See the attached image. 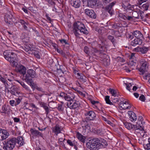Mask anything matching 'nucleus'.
Wrapping results in <instances>:
<instances>
[{
	"label": "nucleus",
	"instance_id": "obj_1",
	"mask_svg": "<svg viewBox=\"0 0 150 150\" xmlns=\"http://www.w3.org/2000/svg\"><path fill=\"white\" fill-rule=\"evenodd\" d=\"M80 32L85 35L88 34L89 32L86 28L84 25L80 21H77L74 24L73 33L77 37H79Z\"/></svg>",
	"mask_w": 150,
	"mask_h": 150
},
{
	"label": "nucleus",
	"instance_id": "obj_2",
	"mask_svg": "<svg viewBox=\"0 0 150 150\" xmlns=\"http://www.w3.org/2000/svg\"><path fill=\"white\" fill-rule=\"evenodd\" d=\"M5 58L9 62L12 66L16 67L18 65L17 60L16 58V54L11 50H8L5 51L3 53Z\"/></svg>",
	"mask_w": 150,
	"mask_h": 150
},
{
	"label": "nucleus",
	"instance_id": "obj_3",
	"mask_svg": "<svg viewBox=\"0 0 150 150\" xmlns=\"http://www.w3.org/2000/svg\"><path fill=\"white\" fill-rule=\"evenodd\" d=\"M15 137L9 138L5 142L4 147L6 150L13 149L16 144Z\"/></svg>",
	"mask_w": 150,
	"mask_h": 150
},
{
	"label": "nucleus",
	"instance_id": "obj_4",
	"mask_svg": "<svg viewBox=\"0 0 150 150\" xmlns=\"http://www.w3.org/2000/svg\"><path fill=\"white\" fill-rule=\"evenodd\" d=\"M123 124L125 127L128 130H130L132 129H139L141 131L144 130V126L142 125H140L137 123L136 125H132V124L128 122H124Z\"/></svg>",
	"mask_w": 150,
	"mask_h": 150
},
{
	"label": "nucleus",
	"instance_id": "obj_5",
	"mask_svg": "<svg viewBox=\"0 0 150 150\" xmlns=\"http://www.w3.org/2000/svg\"><path fill=\"white\" fill-rule=\"evenodd\" d=\"M106 39L103 37H100L98 40V47L100 48L101 51H105L106 47Z\"/></svg>",
	"mask_w": 150,
	"mask_h": 150
},
{
	"label": "nucleus",
	"instance_id": "obj_6",
	"mask_svg": "<svg viewBox=\"0 0 150 150\" xmlns=\"http://www.w3.org/2000/svg\"><path fill=\"white\" fill-rule=\"evenodd\" d=\"M141 67L138 69L140 72V74L143 75L146 71V68L148 62L144 59H142L140 61Z\"/></svg>",
	"mask_w": 150,
	"mask_h": 150
},
{
	"label": "nucleus",
	"instance_id": "obj_7",
	"mask_svg": "<svg viewBox=\"0 0 150 150\" xmlns=\"http://www.w3.org/2000/svg\"><path fill=\"white\" fill-rule=\"evenodd\" d=\"M84 115L86 119L88 120H93L95 119L96 117V114L92 110L86 111Z\"/></svg>",
	"mask_w": 150,
	"mask_h": 150
},
{
	"label": "nucleus",
	"instance_id": "obj_8",
	"mask_svg": "<svg viewBox=\"0 0 150 150\" xmlns=\"http://www.w3.org/2000/svg\"><path fill=\"white\" fill-rule=\"evenodd\" d=\"M9 135V134L6 130L0 128V141L6 139Z\"/></svg>",
	"mask_w": 150,
	"mask_h": 150
},
{
	"label": "nucleus",
	"instance_id": "obj_9",
	"mask_svg": "<svg viewBox=\"0 0 150 150\" xmlns=\"http://www.w3.org/2000/svg\"><path fill=\"white\" fill-rule=\"evenodd\" d=\"M85 14L90 18L95 19L96 18V15L94 11L91 9H86L84 10Z\"/></svg>",
	"mask_w": 150,
	"mask_h": 150
},
{
	"label": "nucleus",
	"instance_id": "obj_10",
	"mask_svg": "<svg viewBox=\"0 0 150 150\" xmlns=\"http://www.w3.org/2000/svg\"><path fill=\"white\" fill-rule=\"evenodd\" d=\"M6 22L9 24H12V22L15 21V19L13 15L11 14H6L5 16Z\"/></svg>",
	"mask_w": 150,
	"mask_h": 150
},
{
	"label": "nucleus",
	"instance_id": "obj_11",
	"mask_svg": "<svg viewBox=\"0 0 150 150\" xmlns=\"http://www.w3.org/2000/svg\"><path fill=\"white\" fill-rule=\"evenodd\" d=\"M120 107L122 109H129L131 107L130 104L127 101H121L119 104Z\"/></svg>",
	"mask_w": 150,
	"mask_h": 150
},
{
	"label": "nucleus",
	"instance_id": "obj_12",
	"mask_svg": "<svg viewBox=\"0 0 150 150\" xmlns=\"http://www.w3.org/2000/svg\"><path fill=\"white\" fill-rule=\"evenodd\" d=\"M116 2H113L107 5L105 8V11L106 12H108L112 16L113 14L112 7L115 4Z\"/></svg>",
	"mask_w": 150,
	"mask_h": 150
},
{
	"label": "nucleus",
	"instance_id": "obj_13",
	"mask_svg": "<svg viewBox=\"0 0 150 150\" xmlns=\"http://www.w3.org/2000/svg\"><path fill=\"white\" fill-rule=\"evenodd\" d=\"M35 75V72L34 70L32 69H29L28 70L27 74L25 75V80H27L28 79H30V77H34Z\"/></svg>",
	"mask_w": 150,
	"mask_h": 150
},
{
	"label": "nucleus",
	"instance_id": "obj_14",
	"mask_svg": "<svg viewBox=\"0 0 150 150\" xmlns=\"http://www.w3.org/2000/svg\"><path fill=\"white\" fill-rule=\"evenodd\" d=\"M16 70L19 73L22 74L24 75L26 73V67L22 65H19L17 67Z\"/></svg>",
	"mask_w": 150,
	"mask_h": 150
},
{
	"label": "nucleus",
	"instance_id": "obj_15",
	"mask_svg": "<svg viewBox=\"0 0 150 150\" xmlns=\"http://www.w3.org/2000/svg\"><path fill=\"white\" fill-rule=\"evenodd\" d=\"M119 18L125 20L132 21L133 20V17L129 16H126L122 13H120L118 15Z\"/></svg>",
	"mask_w": 150,
	"mask_h": 150
},
{
	"label": "nucleus",
	"instance_id": "obj_16",
	"mask_svg": "<svg viewBox=\"0 0 150 150\" xmlns=\"http://www.w3.org/2000/svg\"><path fill=\"white\" fill-rule=\"evenodd\" d=\"M142 42V40L141 38H136L132 41L131 45L133 46H135L137 45H141Z\"/></svg>",
	"mask_w": 150,
	"mask_h": 150
},
{
	"label": "nucleus",
	"instance_id": "obj_17",
	"mask_svg": "<svg viewBox=\"0 0 150 150\" xmlns=\"http://www.w3.org/2000/svg\"><path fill=\"white\" fill-rule=\"evenodd\" d=\"M30 131L31 134L33 136L35 137H38L40 136L42 137V134L36 129L32 128L30 129Z\"/></svg>",
	"mask_w": 150,
	"mask_h": 150
},
{
	"label": "nucleus",
	"instance_id": "obj_18",
	"mask_svg": "<svg viewBox=\"0 0 150 150\" xmlns=\"http://www.w3.org/2000/svg\"><path fill=\"white\" fill-rule=\"evenodd\" d=\"M70 2L71 4L75 8H79L81 4L80 0H70Z\"/></svg>",
	"mask_w": 150,
	"mask_h": 150
},
{
	"label": "nucleus",
	"instance_id": "obj_19",
	"mask_svg": "<svg viewBox=\"0 0 150 150\" xmlns=\"http://www.w3.org/2000/svg\"><path fill=\"white\" fill-rule=\"evenodd\" d=\"M10 111V109L8 108V107L6 105H4L2 106L0 112L2 113L8 114H9Z\"/></svg>",
	"mask_w": 150,
	"mask_h": 150
},
{
	"label": "nucleus",
	"instance_id": "obj_20",
	"mask_svg": "<svg viewBox=\"0 0 150 150\" xmlns=\"http://www.w3.org/2000/svg\"><path fill=\"white\" fill-rule=\"evenodd\" d=\"M76 137L82 143H84L85 142L86 139L85 137L82 135L79 132H76Z\"/></svg>",
	"mask_w": 150,
	"mask_h": 150
},
{
	"label": "nucleus",
	"instance_id": "obj_21",
	"mask_svg": "<svg viewBox=\"0 0 150 150\" xmlns=\"http://www.w3.org/2000/svg\"><path fill=\"white\" fill-rule=\"evenodd\" d=\"M98 0H88L87 1L88 6L92 8L94 7L96 5Z\"/></svg>",
	"mask_w": 150,
	"mask_h": 150
},
{
	"label": "nucleus",
	"instance_id": "obj_22",
	"mask_svg": "<svg viewBox=\"0 0 150 150\" xmlns=\"http://www.w3.org/2000/svg\"><path fill=\"white\" fill-rule=\"evenodd\" d=\"M128 113L131 121L132 122L136 120L137 119V116L134 112L131 111H129Z\"/></svg>",
	"mask_w": 150,
	"mask_h": 150
},
{
	"label": "nucleus",
	"instance_id": "obj_23",
	"mask_svg": "<svg viewBox=\"0 0 150 150\" xmlns=\"http://www.w3.org/2000/svg\"><path fill=\"white\" fill-rule=\"evenodd\" d=\"M52 132H54L56 135L61 132V128L58 125H56L55 126L52 128Z\"/></svg>",
	"mask_w": 150,
	"mask_h": 150
},
{
	"label": "nucleus",
	"instance_id": "obj_24",
	"mask_svg": "<svg viewBox=\"0 0 150 150\" xmlns=\"http://www.w3.org/2000/svg\"><path fill=\"white\" fill-rule=\"evenodd\" d=\"M78 78L80 80V81L81 82L83 83L86 82L87 81L86 77L84 76L83 74L77 73Z\"/></svg>",
	"mask_w": 150,
	"mask_h": 150
},
{
	"label": "nucleus",
	"instance_id": "obj_25",
	"mask_svg": "<svg viewBox=\"0 0 150 150\" xmlns=\"http://www.w3.org/2000/svg\"><path fill=\"white\" fill-rule=\"evenodd\" d=\"M15 139H16V144L17 143L21 145H23L25 144L23 141V139L22 137L19 136L17 138H15Z\"/></svg>",
	"mask_w": 150,
	"mask_h": 150
},
{
	"label": "nucleus",
	"instance_id": "obj_26",
	"mask_svg": "<svg viewBox=\"0 0 150 150\" xmlns=\"http://www.w3.org/2000/svg\"><path fill=\"white\" fill-rule=\"evenodd\" d=\"M40 104V106L43 107L45 110L46 114L47 115L50 112V110L48 107L47 106V104L43 102H41Z\"/></svg>",
	"mask_w": 150,
	"mask_h": 150
},
{
	"label": "nucleus",
	"instance_id": "obj_27",
	"mask_svg": "<svg viewBox=\"0 0 150 150\" xmlns=\"http://www.w3.org/2000/svg\"><path fill=\"white\" fill-rule=\"evenodd\" d=\"M86 145L87 147L91 150H97L98 149L97 147L93 144L92 143L89 141L86 144Z\"/></svg>",
	"mask_w": 150,
	"mask_h": 150
},
{
	"label": "nucleus",
	"instance_id": "obj_28",
	"mask_svg": "<svg viewBox=\"0 0 150 150\" xmlns=\"http://www.w3.org/2000/svg\"><path fill=\"white\" fill-rule=\"evenodd\" d=\"M67 142L69 145L71 146H73L74 148L76 149L77 145V142H76L75 141H74L72 142L71 140L68 139L67 140Z\"/></svg>",
	"mask_w": 150,
	"mask_h": 150
},
{
	"label": "nucleus",
	"instance_id": "obj_29",
	"mask_svg": "<svg viewBox=\"0 0 150 150\" xmlns=\"http://www.w3.org/2000/svg\"><path fill=\"white\" fill-rule=\"evenodd\" d=\"M132 34L136 38H141L143 37V35L138 30H136L133 32Z\"/></svg>",
	"mask_w": 150,
	"mask_h": 150
},
{
	"label": "nucleus",
	"instance_id": "obj_30",
	"mask_svg": "<svg viewBox=\"0 0 150 150\" xmlns=\"http://www.w3.org/2000/svg\"><path fill=\"white\" fill-rule=\"evenodd\" d=\"M74 96L73 94H66L64 99L66 100L69 101L72 100L74 99Z\"/></svg>",
	"mask_w": 150,
	"mask_h": 150
},
{
	"label": "nucleus",
	"instance_id": "obj_31",
	"mask_svg": "<svg viewBox=\"0 0 150 150\" xmlns=\"http://www.w3.org/2000/svg\"><path fill=\"white\" fill-rule=\"evenodd\" d=\"M16 81L18 83H19L28 91L29 92H31V90L30 89L29 87H28L27 85H26L23 82L19 80H17Z\"/></svg>",
	"mask_w": 150,
	"mask_h": 150
},
{
	"label": "nucleus",
	"instance_id": "obj_32",
	"mask_svg": "<svg viewBox=\"0 0 150 150\" xmlns=\"http://www.w3.org/2000/svg\"><path fill=\"white\" fill-rule=\"evenodd\" d=\"M26 80L29 83V85L33 89V90H34L35 88L37 86L33 83L32 79H28Z\"/></svg>",
	"mask_w": 150,
	"mask_h": 150
},
{
	"label": "nucleus",
	"instance_id": "obj_33",
	"mask_svg": "<svg viewBox=\"0 0 150 150\" xmlns=\"http://www.w3.org/2000/svg\"><path fill=\"white\" fill-rule=\"evenodd\" d=\"M19 22L21 23L24 30H28V28L27 26V25H28V23L22 19L20 20Z\"/></svg>",
	"mask_w": 150,
	"mask_h": 150
},
{
	"label": "nucleus",
	"instance_id": "obj_34",
	"mask_svg": "<svg viewBox=\"0 0 150 150\" xmlns=\"http://www.w3.org/2000/svg\"><path fill=\"white\" fill-rule=\"evenodd\" d=\"M24 50L23 52L27 54H30L31 53V50H30V47L29 46H26L23 48Z\"/></svg>",
	"mask_w": 150,
	"mask_h": 150
},
{
	"label": "nucleus",
	"instance_id": "obj_35",
	"mask_svg": "<svg viewBox=\"0 0 150 150\" xmlns=\"http://www.w3.org/2000/svg\"><path fill=\"white\" fill-rule=\"evenodd\" d=\"M149 47H140V49L138 48L139 49V50L142 54H145L149 50Z\"/></svg>",
	"mask_w": 150,
	"mask_h": 150
},
{
	"label": "nucleus",
	"instance_id": "obj_36",
	"mask_svg": "<svg viewBox=\"0 0 150 150\" xmlns=\"http://www.w3.org/2000/svg\"><path fill=\"white\" fill-rule=\"evenodd\" d=\"M39 51L34 50V51H31V53L30 54L34 55L37 58L40 59V57L39 54Z\"/></svg>",
	"mask_w": 150,
	"mask_h": 150
},
{
	"label": "nucleus",
	"instance_id": "obj_37",
	"mask_svg": "<svg viewBox=\"0 0 150 150\" xmlns=\"http://www.w3.org/2000/svg\"><path fill=\"white\" fill-rule=\"evenodd\" d=\"M108 38L112 42L113 45L115 46L116 43V41L114 37L111 35H108Z\"/></svg>",
	"mask_w": 150,
	"mask_h": 150
},
{
	"label": "nucleus",
	"instance_id": "obj_38",
	"mask_svg": "<svg viewBox=\"0 0 150 150\" xmlns=\"http://www.w3.org/2000/svg\"><path fill=\"white\" fill-rule=\"evenodd\" d=\"M83 51L88 56H90V50L88 47L85 46L84 47Z\"/></svg>",
	"mask_w": 150,
	"mask_h": 150
},
{
	"label": "nucleus",
	"instance_id": "obj_39",
	"mask_svg": "<svg viewBox=\"0 0 150 150\" xmlns=\"http://www.w3.org/2000/svg\"><path fill=\"white\" fill-rule=\"evenodd\" d=\"M10 92L11 94L15 96H16L18 94V91L16 88H12Z\"/></svg>",
	"mask_w": 150,
	"mask_h": 150
},
{
	"label": "nucleus",
	"instance_id": "obj_40",
	"mask_svg": "<svg viewBox=\"0 0 150 150\" xmlns=\"http://www.w3.org/2000/svg\"><path fill=\"white\" fill-rule=\"evenodd\" d=\"M98 141V140L97 138L89 140V142H92L93 144L94 145L96 146L99 143Z\"/></svg>",
	"mask_w": 150,
	"mask_h": 150
},
{
	"label": "nucleus",
	"instance_id": "obj_41",
	"mask_svg": "<svg viewBox=\"0 0 150 150\" xmlns=\"http://www.w3.org/2000/svg\"><path fill=\"white\" fill-rule=\"evenodd\" d=\"M110 96H105V100L106 101V102L107 104H109L110 105H112V102L110 101V100L109 99Z\"/></svg>",
	"mask_w": 150,
	"mask_h": 150
},
{
	"label": "nucleus",
	"instance_id": "obj_42",
	"mask_svg": "<svg viewBox=\"0 0 150 150\" xmlns=\"http://www.w3.org/2000/svg\"><path fill=\"white\" fill-rule=\"evenodd\" d=\"M109 91L112 96H116L117 92L116 90L112 89L110 88Z\"/></svg>",
	"mask_w": 150,
	"mask_h": 150
},
{
	"label": "nucleus",
	"instance_id": "obj_43",
	"mask_svg": "<svg viewBox=\"0 0 150 150\" xmlns=\"http://www.w3.org/2000/svg\"><path fill=\"white\" fill-rule=\"evenodd\" d=\"M80 106V104L76 102H75L73 103L71 109H75Z\"/></svg>",
	"mask_w": 150,
	"mask_h": 150
},
{
	"label": "nucleus",
	"instance_id": "obj_44",
	"mask_svg": "<svg viewBox=\"0 0 150 150\" xmlns=\"http://www.w3.org/2000/svg\"><path fill=\"white\" fill-rule=\"evenodd\" d=\"M148 141L149 143L147 144L145 146H144V148L145 149L147 150H150V138H148Z\"/></svg>",
	"mask_w": 150,
	"mask_h": 150
},
{
	"label": "nucleus",
	"instance_id": "obj_45",
	"mask_svg": "<svg viewBox=\"0 0 150 150\" xmlns=\"http://www.w3.org/2000/svg\"><path fill=\"white\" fill-rule=\"evenodd\" d=\"M60 43L64 45H69L66 40L64 39H60L59 40Z\"/></svg>",
	"mask_w": 150,
	"mask_h": 150
},
{
	"label": "nucleus",
	"instance_id": "obj_46",
	"mask_svg": "<svg viewBox=\"0 0 150 150\" xmlns=\"http://www.w3.org/2000/svg\"><path fill=\"white\" fill-rule=\"evenodd\" d=\"M133 59H132V60H130L129 61V65L132 66H134L136 64V60L134 61Z\"/></svg>",
	"mask_w": 150,
	"mask_h": 150
},
{
	"label": "nucleus",
	"instance_id": "obj_47",
	"mask_svg": "<svg viewBox=\"0 0 150 150\" xmlns=\"http://www.w3.org/2000/svg\"><path fill=\"white\" fill-rule=\"evenodd\" d=\"M16 101L15 102V106H16L17 105H18L21 102L22 98H18L16 99Z\"/></svg>",
	"mask_w": 150,
	"mask_h": 150
},
{
	"label": "nucleus",
	"instance_id": "obj_48",
	"mask_svg": "<svg viewBox=\"0 0 150 150\" xmlns=\"http://www.w3.org/2000/svg\"><path fill=\"white\" fill-rule=\"evenodd\" d=\"M119 23H115L113 24L112 26L113 28L116 29L118 28L119 27H121L122 26Z\"/></svg>",
	"mask_w": 150,
	"mask_h": 150
},
{
	"label": "nucleus",
	"instance_id": "obj_49",
	"mask_svg": "<svg viewBox=\"0 0 150 150\" xmlns=\"http://www.w3.org/2000/svg\"><path fill=\"white\" fill-rule=\"evenodd\" d=\"M68 101L69 102H68L67 105L68 107L70 108V109H71V107L72 106V105L73 103V100H70Z\"/></svg>",
	"mask_w": 150,
	"mask_h": 150
},
{
	"label": "nucleus",
	"instance_id": "obj_50",
	"mask_svg": "<svg viewBox=\"0 0 150 150\" xmlns=\"http://www.w3.org/2000/svg\"><path fill=\"white\" fill-rule=\"evenodd\" d=\"M63 139L62 138H61L60 139H59L58 142L59 144L63 146H65V144H64L63 141Z\"/></svg>",
	"mask_w": 150,
	"mask_h": 150
},
{
	"label": "nucleus",
	"instance_id": "obj_51",
	"mask_svg": "<svg viewBox=\"0 0 150 150\" xmlns=\"http://www.w3.org/2000/svg\"><path fill=\"white\" fill-rule=\"evenodd\" d=\"M47 1L49 5L52 6H54L55 5V3L53 0H47Z\"/></svg>",
	"mask_w": 150,
	"mask_h": 150
},
{
	"label": "nucleus",
	"instance_id": "obj_52",
	"mask_svg": "<svg viewBox=\"0 0 150 150\" xmlns=\"http://www.w3.org/2000/svg\"><path fill=\"white\" fill-rule=\"evenodd\" d=\"M138 13H137L136 11H134L132 13V15H133L132 17H134L137 18H139V15Z\"/></svg>",
	"mask_w": 150,
	"mask_h": 150
},
{
	"label": "nucleus",
	"instance_id": "obj_53",
	"mask_svg": "<svg viewBox=\"0 0 150 150\" xmlns=\"http://www.w3.org/2000/svg\"><path fill=\"white\" fill-rule=\"evenodd\" d=\"M88 124V122L86 120H83L81 122V125L83 127H84L85 125H86Z\"/></svg>",
	"mask_w": 150,
	"mask_h": 150
},
{
	"label": "nucleus",
	"instance_id": "obj_54",
	"mask_svg": "<svg viewBox=\"0 0 150 150\" xmlns=\"http://www.w3.org/2000/svg\"><path fill=\"white\" fill-rule=\"evenodd\" d=\"M142 117L141 116H139V118H138V120L139 121V122H137V123H138V124L139 125H140V123H141V124L142 125Z\"/></svg>",
	"mask_w": 150,
	"mask_h": 150
},
{
	"label": "nucleus",
	"instance_id": "obj_55",
	"mask_svg": "<svg viewBox=\"0 0 150 150\" xmlns=\"http://www.w3.org/2000/svg\"><path fill=\"white\" fill-rule=\"evenodd\" d=\"M139 99L142 101L144 102L145 100V97L143 95H141L139 97Z\"/></svg>",
	"mask_w": 150,
	"mask_h": 150
},
{
	"label": "nucleus",
	"instance_id": "obj_56",
	"mask_svg": "<svg viewBox=\"0 0 150 150\" xmlns=\"http://www.w3.org/2000/svg\"><path fill=\"white\" fill-rule=\"evenodd\" d=\"M0 80L5 85L6 84H7V83L6 82V79L2 77L1 76H0Z\"/></svg>",
	"mask_w": 150,
	"mask_h": 150
},
{
	"label": "nucleus",
	"instance_id": "obj_57",
	"mask_svg": "<svg viewBox=\"0 0 150 150\" xmlns=\"http://www.w3.org/2000/svg\"><path fill=\"white\" fill-rule=\"evenodd\" d=\"M90 102L93 105H95L96 106V104L98 103H99V102L98 101H96L93 100H92V99L91 100Z\"/></svg>",
	"mask_w": 150,
	"mask_h": 150
},
{
	"label": "nucleus",
	"instance_id": "obj_58",
	"mask_svg": "<svg viewBox=\"0 0 150 150\" xmlns=\"http://www.w3.org/2000/svg\"><path fill=\"white\" fill-rule=\"evenodd\" d=\"M147 0H138L137 4L139 5H141L143 3L146 2Z\"/></svg>",
	"mask_w": 150,
	"mask_h": 150
},
{
	"label": "nucleus",
	"instance_id": "obj_59",
	"mask_svg": "<svg viewBox=\"0 0 150 150\" xmlns=\"http://www.w3.org/2000/svg\"><path fill=\"white\" fill-rule=\"evenodd\" d=\"M135 54L134 53H132L131 54L130 56L129 57L130 60H132V59H135V57L134 56Z\"/></svg>",
	"mask_w": 150,
	"mask_h": 150
},
{
	"label": "nucleus",
	"instance_id": "obj_60",
	"mask_svg": "<svg viewBox=\"0 0 150 150\" xmlns=\"http://www.w3.org/2000/svg\"><path fill=\"white\" fill-rule=\"evenodd\" d=\"M9 103L12 106H13L14 105L15 106V101L13 100H10L9 102Z\"/></svg>",
	"mask_w": 150,
	"mask_h": 150
},
{
	"label": "nucleus",
	"instance_id": "obj_61",
	"mask_svg": "<svg viewBox=\"0 0 150 150\" xmlns=\"http://www.w3.org/2000/svg\"><path fill=\"white\" fill-rule=\"evenodd\" d=\"M103 1V3L104 4H107L109 3L110 2H111V0H102Z\"/></svg>",
	"mask_w": 150,
	"mask_h": 150
},
{
	"label": "nucleus",
	"instance_id": "obj_62",
	"mask_svg": "<svg viewBox=\"0 0 150 150\" xmlns=\"http://www.w3.org/2000/svg\"><path fill=\"white\" fill-rule=\"evenodd\" d=\"M13 118L15 122H18L20 121V119L19 118L17 117H14Z\"/></svg>",
	"mask_w": 150,
	"mask_h": 150
},
{
	"label": "nucleus",
	"instance_id": "obj_63",
	"mask_svg": "<svg viewBox=\"0 0 150 150\" xmlns=\"http://www.w3.org/2000/svg\"><path fill=\"white\" fill-rule=\"evenodd\" d=\"M143 7L144 8L145 10H147L148 9L149 6L146 4H144L143 5Z\"/></svg>",
	"mask_w": 150,
	"mask_h": 150
},
{
	"label": "nucleus",
	"instance_id": "obj_64",
	"mask_svg": "<svg viewBox=\"0 0 150 150\" xmlns=\"http://www.w3.org/2000/svg\"><path fill=\"white\" fill-rule=\"evenodd\" d=\"M35 89H36L37 90L39 91L42 92L43 91V89L41 87H39L37 86Z\"/></svg>",
	"mask_w": 150,
	"mask_h": 150
}]
</instances>
